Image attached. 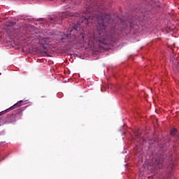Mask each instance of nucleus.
Returning <instances> with one entry per match:
<instances>
[{
	"label": "nucleus",
	"instance_id": "nucleus-1",
	"mask_svg": "<svg viewBox=\"0 0 179 179\" xmlns=\"http://www.w3.org/2000/svg\"><path fill=\"white\" fill-rule=\"evenodd\" d=\"M106 20L107 19L101 15L96 17L98 36L94 34L89 36L90 44H108L110 41H112L113 38L106 31L107 29Z\"/></svg>",
	"mask_w": 179,
	"mask_h": 179
},
{
	"label": "nucleus",
	"instance_id": "nucleus-2",
	"mask_svg": "<svg viewBox=\"0 0 179 179\" xmlns=\"http://www.w3.org/2000/svg\"><path fill=\"white\" fill-rule=\"evenodd\" d=\"M73 16V13L69 12H63L59 14V17L53 15L52 17H49L48 20L52 22V23H60L59 20L62 19H66V17H71Z\"/></svg>",
	"mask_w": 179,
	"mask_h": 179
},
{
	"label": "nucleus",
	"instance_id": "nucleus-3",
	"mask_svg": "<svg viewBox=\"0 0 179 179\" xmlns=\"http://www.w3.org/2000/svg\"><path fill=\"white\" fill-rule=\"evenodd\" d=\"M150 157L152 158L149 163L150 167H154V169H162L163 167V159L159 158L158 155H152Z\"/></svg>",
	"mask_w": 179,
	"mask_h": 179
},
{
	"label": "nucleus",
	"instance_id": "nucleus-4",
	"mask_svg": "<svg viewBox=\"0 0 179 179\" xmlns=\"http://www.w3.org/2000/svg\"><path fill=\"white\" fill-rule=\"evenodd\" d=\"M16 118H17V114L8 115L6 117H0V124L1 125H4V124L16 122Z\"/></svg>",
	"mask_w": 179,
	"mask_h": 179
},
{
	"label": "nucleus",
	"instance_id": "nucleus-5",
	"mask_svg": "<svg viewBox=\"0 0 179 179\" xmlns=\"http://www.w3.org/2000/svg\"><path fill=\"white\" fill-rule=\"evenodd\" d=\"M39 44L41 45V47H43L44 50H46L47 47H45V44H48V39L47 38H43L39 41Z\"/></svg>",
	"mask_w": 179,
	"mask_h": 179
},
{
	"label": "nucleus",
	"instance_id": "nucleus-6",
	"mask_svg": "<svg viewBox=\"0 0 179 179\" xmlns=\"http://www.w3.org/2000/svg\"><path fill=\"white\" fill-rule=\"evenodd\" d=\"M6 29L9 30V31H13L15 29V24L13 22H10L6 24Z\"/></svg>",
	"mask_w": 179,
	"mask_h": 179
},
{
	"label": "nucleus",
	"instance_id": "nucleus-7",
	"mask_svg": "<svg viewBox=\"0 0 179 179\" xmlns=\"http://www.w3.org/2000/svg\"><path fill=\"white\" fill-rule=\"evenodd\" d=\"M93 18H92V16H83L82 15L81 20L82 22H85V24H89V20H92Z\"/></svg>",
	"mask_w": 179,
	"mask_h": 179
},
{
	"label": "nucleus",
	"instance_id": "nucleus-8",
	"mask_svg": "<svg viewBox=\"0 0 179 179\" xmlns=\"http://www.w3.org/2000/svg\"><path fill=\"white\" fill-rule=\"evenodd\" d=\"M22 103H23V101H20L19 102H17V103H15L13 106H11V110H13V108H15V107H19L20 106H22Z\"/></svg>",
	"mask_w": 179,
	"mask_h": 179
},
{
	"label": "nucleus",
	"instance_id": "nucleus-9",
	"mask_svg": "<svg viewBox=\"0 0 179 179\" xmlns=\"http://www.w3.org/2000/svg\"><path fill=\"white\" fill-rule=\"evenodd\" d=\"M176 132H177V129H172L171 130V135H172V136H174V135H176Z\"/></svg>",
	"mask_w": 179,
	"mask_h": 179
},
{
	"label": "nucleus",
	"instance_id": "nucleus-10",
	"mask_svg": "<svg viewBox=\"0 0 179 179\" xmlns=\"http://www.w3.org/2000/svg\"><path fill=\"white\" fill-rule=\"evenodd\" d=\"M107 90V87H106V85H103L101 88V92H106Z\"/></svg>",
	"mask_w": 179,
	"mask_h": 179
},
{
	"label": "nucleus",
	"instance_id": "nucleus-11",
	"mask_svg": "<svg viewBox=\"0 0 179 179\" xmlns=\"http://www.w3.org/2000/svg\"><path fill=\"white\" fill-rule=\"evenodd\" d=\"M122 23H125L127 26H128V21H124L123 20H121Z\"/></svg>",
	"mask_w": 179,
	"mask_h": 179
},
{
	"label": "nucleus",
	"instance_id": "nucleus-12",
	"mask_svg": "<svg viewBox=\"0 0 179 179\" xmlns=\"http://www.w3.org/2000/svg\"><path fill=\"white\" fill-rule=\"evenodd\" d=\"M5 113H6V110L0 112V115H3V114H5Z\"/></svg>",
	"mask_w": 179,
	"mask_h": 179
},
{
	"label": "nucleus",
	"instance_id": "nucleus-13",
	"mask_svg": "<svg viewBox=\"0 0 179 179\" xmlns=\"http://www.w3.org/2000/svg\"><path fill=\"white\" fill-rule=\"evenodd\" d=\"M91 10L89 9H87V11L85 13V15H87V13H90Z\"/></svg>",
	"mask_w": 179,
	"mask_h": 179
},
{
	"label": "nucleus",
	"instance_id": "nucleus-14",
	"mask_svg": "<svg viewBox=\"0 0 179 179\" xmlns=\"http://www.w3.org/2000/svg\"><path fill=\"white\" fill-rule=\"evenodd\" d=\"M75 16H76L77 17H80V15L76 14V15H75Z\"/></svg>",
	"mask_w": 179,
	"mask_h": 179
},
{
	"label": "nucleus",
	"instance_id": "nucleus-15",
	"mask_svg": "<svg viewBox=\"0 0 179 179\" xmlns=\"http://www.w3.org/2000/svg\"><path fill=\"white\" fill-rule=\"evenodd\" d=\"M82 37H83V39H85V36L83 35Z\"/></svg>",
	"mask_w": 179,
	"mask_h": 179
},
{
	"label": "nucleus",
	"instance_id": "nucleus-16",
	"mask_svg": "<svg viewBox=\"0 0 179 179\" xmlns=\"http://www.w3.org/2000/svg\"><path fill=\"white\" fill-rule=\"evenodd\" d=\"M74 30H76V31H78V29H75V28H74Z\"/></svg>",
	"mask_w": 179,
	"mask_h": 179
},
{
	"label": "nucleus",
	"instance_id": "nucleus-17",
	"mask_svg": "<svg viewBox=\"0 0 179 179\" xmlns=\"http://www.w3.org/2000/svg\"><path fill=\"white\" fill-rule=\"evenodd\" d=\"M43 54H47V52H43Z\"/></svg>",
	"mask_w": 179,
	"mask_h": 179
},
{
	"label": "nucleus",
	"instance_id": "nucleus-18",
	"mask_svg": "<svg viewBox=\"0 0 179 179\" xmlns=\"http://www.w3.org/2000/svg\"><path fill=\"white\" fill-rule=\"evenodd\" d=\"M0 125H2V124H1V123H0Z\"/></svg>",
	"mask_w": 179,
	"mask_h": 179
}]
</instances>
